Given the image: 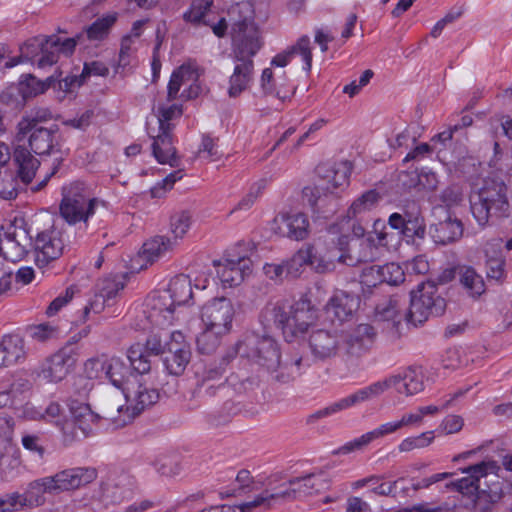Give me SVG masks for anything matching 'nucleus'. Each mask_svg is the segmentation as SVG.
<instances>
[{
  "label": "nucleus",
  "mask_w": 512,
  "mask_h": 512,
  "mask_svg": "<svg viewBox=\"0 0 512 512\" xmlns=\"http://www.w3.org/2000/svg\"><path fill=\"white\" fill-rule=\"evenodd\" d=\"M145 306L144 313L152 324L168 326L173 323L174 310L177 305L171 298V294L165 289L152 292L146 299Z\"/></svg>",
  "instance_id": "f3484780"
},
{
  "label": "nucleus",
  "mask_w": 512,
  "mask_h": 512,
  "mask_svg": "<svg viewBox=\"0 0 512 512\" xmlns=\"http://www.w3.org/2000/svg\"><path fill=\"white\" fill-rule=\"evenodd\" d=\"M59 213L68 225L81 224L88 229L95 218L108 213V206L104 200L93 196L84 183L73 182L62 189Z\"/></svg>",
  "instance_id": "7ed1b4c3"
},
{
  "label": "nucleus",
  "mask_w": 512,
  "mask_h": 512,
  "mask_svg": "<svg viewBox=\"0 0 512 512\" xmlns=\"http://www.w3.org/2000/svg\"><path fill=\"white\" fill-rule=\"evenodd\" d=\"M171 131L172 129H159V134L153 136L152 153L160 164L176 166L178 158Z\"/></svg>",
  "instance_id": "2f4dec72"
},
{
  "label": "nucleus",
  "mask_w": 512,
  "mask_h": 512,
  "mask_svg": "<svg viewBox=\"0 0 512 512\" xmlns=\"http://www.w3.org/2000/svg\"><path fill=\"white\" fill-rule=\"evenodd\" d=\"M262 46L259 31L253 22L243 20L232 27V51L238 62L253 61Z\"/></svg>",
  "instance_id": "9d476101"
},
{
  "label": "nucleus",
  "mask_w": 512,
  "mask_h": 512,
  "mask_svg": "<svg viewBox=\"0 0 512 512\" xmlns=\"http://www.w3.org/2000/svg\"><path fill=\"white\" fill-rule=\"evenodd\" d=\"M192 216L188 211H179L171 216L170 230L176 239H182L190 229Z\"/></svg>",
  "instance_id": "4d7b16f0"
},
{
  "label": "nucleus",
  "mask_w": 512,
  "mask_h": 512,
  "mask_svg": "<svg viewBox=\"0 0 512 512\" xmlns=\"http://www.w3.org/2000/svg\"><path fill=\"white\" fill-rule=\"evenodd\" d=\"M181 105L173 104L169 107L160 106L158 108L159 129H173L170 121L182 115Z\"/></svg>",
  "instance_id": "0e129e2a"
},
{
  "label": "nucleus",
  "mask_w": 512,
  "mask_h": 512,
  "mask_svg": "<svg viewBox=\"0 0 512 512\" xmlns=\"http://www.w3.org/2000/svg\"><path fill=\"white\" fill-rule=\"evenodd\" d=\"M458 279L467 294L473 298L481 296L486 290L483 277L471 266H458Z\"/></svg>",
  "instance_id": "e433bc0d"
},
{
  "label": "nucleus",
  "mask_w": 512,
  "mask_h": 512,
  "mask_svg": "<svg viewBox=\"0 0 512 512\" xmlns=\"http://www.w3.org/2000/svg\"><path fill=\"white\" fill-rule=\"evenodd\" d=\"M137 486L134 476L128 473H120L114 480V487L120 490L122 498H130Z\"/></svg>",
  "instance_id": "69168bd1"
},
{
  "label": "nucleus",
  "mask_w": 512,
  "mask_h": 512,
  "mask_svg": "<svg viewBox=\"0 0 512 512\" xmlns=\"http://www.w3.org/2000/svg\"><path fill=\"white\" fill-rule=\"evenodd\" d=\"M421 215L419 205L415 201H410L402 208V212H395L389 216L388 224L391 228H401L406 221Z\"/></svg>",
  "instance_id": "603ef678"
},
{
  "label": "nucleus",
  "mask_w": 512,
  "mask_h": 512,
  "mask_svg": "<svg viewBox=\"0 0 512 512\" xmlns=\"http://www.w3.org/2000/svg\"><path fill=\"white\" fill-rule=\"evenodd\" d=\"M308 344L313 357L321 361L335 357L339 350L337 334L325 329L314 330Z\"/></svg>",
  "instance_id": "bb28decb"
},
{
  "label": "nucleus",
  "mask_w": 512,
  "mask_h": 512,
  "mask_svg": "<svg viewBox=\"0 0 512 512\" xmlns=\"http://www.w3.org/2000/svg\"><path fill=\"white\" fill-rule=\"evenodd\" d=\"M380 199L376 190H369L357 198L349 208L348 214L355 217L357 214L370 210Z\"/></svg>",
  "instance_id": "bf43d9fd"
},
{
  "label": "nucleus",
  "mask_w": 512,
  "mask_h": 512,
  "mask_svg": "<svg viewBox=\"0 0 512 512\" xmlns=\"http://www.w3.org/2000/svg\"><path fill=\"white\" fill-rule=\"evenodd\" d=\"M289 51L294 57L295 55H299L302 57L304 62V70L306 72H310L312 67V51H311V41L307 35L301 36L295 44L290 46Z\"/></svg>",
  "instance_id": "6e6d98bb"
},
{
  "label": "nucleus",
  "mask_w": 512,
  "mask_h": 512,
  "mask_svg": "<svg viewBox=\"0 0 512 512\" xmlns=\"http://www.w3.org/2000/svg\"><path fill=\"white\" fill-rule=\"evenodd\" d=\"M50 476L36 479L30 482L24 492L26 507H38L45 503V493L56 494L55 486Z\"/></svg>",
  "instance_id": "72a5a7b5"
},
{
  "label": "nucleus",
  "mask_w": 512,
  "mask_h": 512,
  "mask_svg": "<svg viewBox=\"0 0 512 512\" xmlns=\"http://www.w3.org/2000/svg\"><path fill=\"white\" fill-rule=\"evenodd\" d=\"M47 37L48 41H50L49 43L55 47L59 54L62 53L68 56L74 52L77 42L81 38V35L66 39H61L57 35H50Z\"/></svg>",
  "instance_id": "338daca9"
},
{
  "label": "nucleus",
  "mask_w": 512,
  "mask_h": 512,
  "mask_svg": "<svg viewBox=\"0 0 512 512\" xmlns=\"http://www.w3.org/2000/svg\"><path fill=\"white\" fill-rule=\"evenodd\" d=\"M288 483L290 486H293V488L277 494L265 492L257 496L253 501L243 503L240 507L242 512L261 506H263L264 509H269L271 507V501L277 498L296 499L305 497L325 491L330 485V481L324 473H310L303 477H294L290 479Z\"/></svg>",
  "instance_id": "0eeeda50"
},
{
  "label": "nucleus",
  "mask_w": 512,
  "mask_h": 512,
  "mask_svg": "<svg viewBox=\"0 0 512 512\" xmlns=\"http://www.w3.org/2000/svg\"><path fill=\"white\" fill-rule=\"evenodd\" d=\"M75 364L71 348H63L53 354L42 367L41 374L49 382H60Z\"/></svg>",
  "instance_id": "393cba45"
},
{
  "label": "nucleus",
  "mask_w": 512,
  "mask_h": 512,
  "mask_svg": "<svg viewBox=\"0 0 512 512\" xmlns=\"http://www.w3.org/2000/svg\"><path fill=\"white\" fill-rule=\"evenodd\" d=\"M97 477V472L94 468H71L60 471L53 476L52 483L55 486L56 493L60 491H68L78 489L81 486L91 483Z\"/></svg>",
  "instance_id": "b1692460"
},
{
  "label": "nucleus",
  "mask_w": 512,
  "mask_h": 512,
  "mask_svg": "<svg viewBox=\"0 0 512 512\" xmlns=\"http://www.w3.org/2000/svg\"><path fill=\"white\" fill-rule=\"evenodd\" d=\"M194 79V70L188 65H182L176 69L168 83L167 99L173 101L177 98L178 92L182 85L189 83Z\"/></svg>",
  "instance_id": "49530a36"
},
{
  "label": "nucleus",
  "mask_w": 512,
  "mask_h": 512,
  "mask_svg": "<svg viewBox=\"0 0 512 512\" xmlns=\"http://www.w3.org/2000/svg\"><path fill=\"white\" fill-rule=\"evenodd\" d=\"M430 234L437 244L454 243L463 235V224L461 220L449 214L444 220L430 226Z\"/></svg>",
  "instance_id": "7c9ffc66"
},
{
  "label": "nucleus",
  "mask_w": 512,
  "mask_h": 512,
  "mask_svg": "<svg viewBox=\"0 0 512 512\" xmlns=\"http://www.w3.org/2000/svg\"><path fill=\"white\" fill-rule=\"evenodd\" d=\"M13 158L18 167V179L24 185L31 183L40 165L39 160L31 154L28 148L22 145H18L14 149Z\"/></svg>",
  "instance_id": "473e14b6"
},
{
  "label": "nucleus",
  "mask_w": 512,
  "mask_h": 512,
  "mask_svg": "<svg viewBox=\"0 0 512 512\" xmlns=\"http://www.w3.org/2000/svg\"><path fill=\"white\" fill-rule=\"evenodd\" d=\"M376 338L375 328L367 323L359 324L347 332L343 339L346 362L358 366L360 359L371 351Z\"/></svg>",
  "instance_id": "9b49d317"
},
{
  "label": "nucleus",
  "mask_w": 512,
  "mask_h": 512,
  "mask_svg": "<svg viewBox=\"0 0 512 512\" xmlns=\"http://www.w3.org/2000/svg\"><path fill=\"white\" fill-rule=\"evenodd\" d=\"M198 155L210 161H217L223 156V153L220 150L217 139L204 135L198 149Z\"/></svg>",
  "instance_id": "680f3d73"
},
{
  "label": "nucleus",
  "mask_w": 512,
  "mask_h": 512,
  "mask_svg": "<svg viewBox=\"0 0 512 512\" xmlns=\"http://www.w3.org/2000/svg\"><path fill=\"white\" fill-rule=\"evenodd\" d=\"M499 466L493 460L482 461L471 465L463 472L467 476L457 480L453 485L464 495L473 497L475 505L482 511H487L491 504L497 503L503 496L499 481L488 484L487 477L496 474Z\"/></svg>",
  "instance_id": "20e7f679"
},
{
  "label": "nucleus",
  "mask_w": 512,
  "mask_h": 512,
  "mask_svg": "<svg viewBox=\"0 0 512 512\" xmlns=\"http://www.w3.org/2000/svg\"><path fill=\"white\" fill-rule=\"evenodd\" d=\"M253 61L240 62L234 68L229 80L228 94L230 97H237L247 89L253 74Z\"/></svg>",
  "instance_id": "c9c22d12"
},
{
  "label": "nucleus",
  "mask_w": 512,
  "mask_h": 512,
  "mask_svg": "<svg viewBox=\"0 0 512 512\" xmlns=\"http://www.w3.org/2000/svg\"><path fill=\"white\" fill-rule=\"evenodd\" d=\"M124 391L104 390L98 398V409L100 418L111 421L115 428L125 425H118L117 422L124 417L125 409L122 404Z\"/></svg>",
  "instance_id": "c85d7f7f"
},
{
  "label": "nucleus",
  "mask_w": 512,
  "mask_h": 512,
  "mask_svg": "<svg viewBox=\"0 0 512 512\" xmlns=\"http://www.w3.org/2000/svg\"><path fill=\"white\" fill-rule=\"evenodd\" d=\"M376 273H380V281L389 285H398L405 280L403 269L399 264L393 262L379 266V269H376Z\"/></svg>",
  "instance_id": "5fc2aeb1"
},
{
  "label": "nucleus",
  "mask_w": 512,
  "mask_h": 512,
  "mask_svg": "<svg viewBox=\"0 0 512 512\" xmlns=\"http://www.w3.org/2000/svg\"><path fill=\"white\" fill-rule=\"evenodd\" d=\"M175 244L176 241H173L166 236H155L143 244L139 258L152 264L170 252Z\"/></svg>",
  "instance_id": "f704fd0d"
},
{
  "label": "nucleus",
  "mask_w": 512,
  "mask_h": 512,
  "mask_svg": "<svg viewBox=\"0 0 512 512\" xmlns=\"http://www.w3.org/2000/svg\"><path fill=\"white\" fill-rule=\"evenodd\" d=\"M124 286L123 277L111 276L101 279L97 283L95 291L111 301L124 289Z\"/></svg>",
  "instance_id": "3c124183"
},
{
  "label": "nucleus",
  "mask_w": 512,
  "mask_h": 512,
  "mask_svg": "<svg viewBox=\"0 0 512 512\" xmlns=\"http://www.w3.org/2000/svg\"><path fill=\"white\" fill-rule=\"evenodd\" d=\"M22 447L29 453L36 463H44L47 455V449L43 439L39 434L24 433L21 438Z\"/></svg>",
  "instance_id": "a18cd8bd"
},
{
  "label": "nucleus",
  "mask_w": 512,
  "mask_h": 512,
  "mask_svg": "<svg viewBox=\"0 0 512 512\" xmlns=\"http://www.w3.org/2000/svg\"><path fill=\"white\" fill-rule=\"evenodd\" d=\"M94 388V381L91 376L79 375L75 377L73 383L74 395L71 399H78V401H86L89 398L91 391Z\"/></svg>",
  "instance_id": "e2e57ef3"
},
{
  "label": "nucleus",
  "mask_w": 512,
  "mask_h": 512,
  "mask_svg": "<svg viewBox=\"0 0 512 512\" xmlns=\"http://www.w3.org/2000/svg\"><path fill=\"white\" fill-rule=\"evenodd\" d=\"M124 397L127 402L124 417L117 422L118 425H127L140 415L145 409L153 406L159 399V392L138 383L127 387L124 390Z\"/></svg>",
  "instance_id": "ddd939ff"
},
{
  "label": "nucleus",
  "mask_w": 512,
  "mask_h": 512,
  "mask_svg": "<svg viewBox=\"0 0 512 512\" xmlns=\"http://www.w3.org/2000/svg\"><path fill=\"white\" fill-rule=\"evenodd\" d=\"M115 21L116 16L114 15H107L105 17L98 18L86 28L88 39L92 41L103 40L108 35Z\"/></svg>",
  "instance_id": "8fccbe9b"
},
{
  "label": "nucleus",
  "mask_w": 512,
  "mask_h": 512,
  "mask_svg": "<svg viewBox=\"0 0 512 512\" xmlns=\"http://www.w3.org/2000/svg\"><path fill=\"white\" fill-rule=\"evenodd\" d=\"M352 166L349 161L336 163L329 168L318 167L317 171L322 176L321 181L314 186H306L302 191L303 200L306 201L314 212L321 213L324 217L336 211L338 189L348 185Z\"/></svg>",
  "instance_id": "f03ea898"
},
{
  "label": "nucleus",
  "mask_w": 512,
  "mask_h": 512,
  "mask_svg": "<svg viewBox=\"0 0 512 512\" xmlns=\"http://www.w3.org/2000/svg\"><path fill=\"white\" fill-rule=\"evenodd\" d=\"M34 246L32 237L25 228L15 226L12 232L5 234V239L1 241L0 250H4L12 261L21 260Z\"/></svg>",
  "instance_id": "c756f323"
},
{
  "label": "nucleus",
  "mask_w": 512,
  "mask_h": 512,
  "mask_svg": "<svg viewBox=\"0 0 512 512\" xmlns=\"http://www.w3.org/2000/svg\"><path fill=\"white\" fill-rule=\"evenodd\" d=\"M0 347L3 349L8 366L20 362L25 357L24 341L17 335L4 336Z\"/></svg>",
  "instance_id": "a19ab883"
},
{
  "label": "nucleus",
  "mask_w": 512,
  "mask_h": 512,
  "mask_svg": "<svg viewBox=\"0 0 512 512\" xmlns=\"http://www.w3.org/2000/svg\"><path fill=\"white\" fill-rule=\"evenodd\" d=\"M97 366L101 367L107 378L116 388L121 389L122 391L125 390L124 384L132 374V368L130 364H126L122 358L117 356H113L105 360L89 359L85 363V368L87 371L89 369H94Z\"/></svg>",
  "instance_id": "5701e85b"
},
{
  "label": "nucleus",
  "mask_w": 512,
  "mask_h": 512,
  "mask_svg": "<svg viewBox=\"0 0 512 512\" xmlns=\"http://www.w3.org/2000/svg\"><path fill=\"white\" fill-rule=\"evenodd\" d=\"M237 353L254 360L268 371H275L280 365V351L277 342L269 335L252 333L237 344Z\"/></svg>",
  "instance_id": "1a4fd4ad"
},
{
  "label": "nucleus",
  "mask_w": 512,
  "mask_h": 512,
  "mask_svg": "<svg viewBox=\"0 0 512 512\" xmlns=\"http://www.w3.org/2000/svg\"><path fill=\"white\" fill-rule=\"evenodd\" d=\"M471 212L479 225L484 226L493 216H508L510 204L507 186L501 180L486 179L483 185L470 195Z\"/></svg>",
  "instance_id": "39448f33"
},
{
  "label": "nucleus",
  "mask_w": 512,
  "mask_h": 512,
  "mask_svg": "<svg viewBox=\"0 0 512 512\" xmlns=\"http://www.w3.org/2000/svg\"><path fill=\"white\" fill-rule=\"evenodd\" d=\"M380 388L381 386H373L372 384H370L369 386L359 389L355 393L347 397H344L330 404L329 406L309 415L307 418V423L313 424L321 418L331 416L342 410L348 409L354 405L378 398Z\"/></svg>",
  "instance_id": "aec40b11"
},
{
  "label": "nucleus",
  "mask_w": 512,
  "mask_h": 512,
  "mask_svg": "<svg viewBox=\"0 0 512 512\" xmlns=\"http://www.w3.org/2000/svg\"><path fill=\"white\" fill-rule=\"evenodd\" d=\"M285 266L286 276L297 277L300 269L304 265H311L319 273H323L328 269V264L323 263L322 259L317 253L315 246L307 244L298 250L289 260L283 261Z\"/></svg>",
  "instance_id": "a878e982"
},
{
  "label": "nucleus",
  "mask_w": 512,
  "mask_h": 512,
  "mask_svg": "<svg viewBox=\"0 0 512 512\" xmlns=\"http://www.w3.org/2000/svg\"><path fill=\"white\" fill-rule=\"evenodd\" d=\"M228 332L217 330L213 327L204 326L203 331L196 339L197 349L202 354H212L217 350L221 343V339Z\"/></svg>",
  "instance_id": "c03bdc74"
},
{
  "label": "nucleus",
  "mask_w": 512,
  "mask_h": 512,
  "mask_svg": "<svg viewBox=\"0 0 512 512\" xmlns=\"http://www.w3.org/2000/svg\"><path fill=\"white\" fill-rule=\"evenodd\" d=\"M25 138H27L30 152L32 151L36 155L46 156L61 151V136L56 124L44 128H34L30 131L18 130V141Z\"/></svg>",
  "instance_id": "f8f14e48"
},
{
  "label": "nucleus",
  "mask_w": 512,
  "mask_h": 512,
  "mask_svg": "<svg viewBox=\"0 0 512 512\" xmlns=\"http://www.w3.org/2000/svg\"><path fill=\"white\" fill-rule=\"evenodd\" d=\"M34 419H43L49 422L56 424L57 426H61L64 442L69 444L77 439V435L73 432L69 433L68 429L70 428V424L63 423L64 418V409L58 402H50L48 406L45 408L43 413H38V416H34Z\"/></svg>",
  "instance_id": "4c0bfd02"
},
{
  "label": "nucleus",
  "mask_w": 512,
  "mask_h": 512,
  "mask_svg": "<svg viewBox=\"0 0 512 512\" xmlns=\"http://www.w3.org/2000/svg\"><path fill=\"white\" fill-rule=\"evenodd\" d=\"M52 118V113L47 108H37L25 117L17 125L19 131H30L34 128H44L41 124Z\"/></svg>",
  "instance_id": "09e8293b"
},
{
  "label": "nucleus",
  "mask_w": 512,
  "mask_h": 512,
  "mask_svg": "<svg viewBox=\"0 0 512 512\" xmlns=\"http://www.w3.org/2000/svg\"><path fill=\"white\" fill-rule=\"evenodd\" d=\"M423 379V374L419 369L409 367L402 375H393L384 380L374 382L372 385L381 386L379 396L392 387H394L398 393L412 396L423 391Z\"/></svg>",
  "instance_id": "6ab92c4d"
},
{
  "label": "nucleus",
  "mask_w": 512,
  "mask_h": 512,
  "mask_svg": "<svg viewBox=\"0 0 512 512\" xmlns=\"http://www.w3.org/2000/svg\"><path fill=\"white\" fill-rule=\"evenodd\" d=\"M165 290L171 294V298L177 306L187 304L193 297L191 279L184 274L171 279L168 288Z\"/></svg>",
  "instance_id": "58836bf2"
},
{
  "label": "nucleus",
  "mask_w": 512,
  "mask_h": 512,
  "mask_svg": "<svg viewBox=\"0 0 512 512\" xmlns=\"http://www.w3.org/2000/svg\"><path fill=\"white\" fill-rule=\"evenodd\" d=\"M33 244L37 251L36 261L46 265L63 254L66 245L64 231L61 227L52 225L49 229L37 233Z\"/></svg>",
  "instance_id": "4468645a"
},
{
  "label": "nucleus",
  "mask_w": 512,
  "mask_h": 512,
  "mask_svg": "<svg viewBox=\"0 0 512 512\" xmlns=\"http://www.w3.org/2000/svg\"><path fill=\"white\" fill-rule=\"evenodd\" d=\"M234 313V306L230 299L216 297L202 307L201 320L206 327L229 332Z\"/></svg>",
  "instance_id": "2eb2a0df"
},
{
  "label": "nucleus",
  "mask_w": 512,
  "mask_h": 512,
  "mask_svg": "<svg viewBox=\"0 0 512 512\" xmlns=\"http://www.w3.org/2000/svg\"><path fill=\"white\" fill-rule=\"evenodd\" d=\"M217 275L224 287L240 285L244 279L252 273V261L248 257L226 258L217 263Z\"/></svg>",
  "instance_id": "412c9836"
},
{
  "label": "nucleus",
  "mask_w": 512,
  "mask_h": 512,
  "mask_svg": "<svg viewBox=\"0 0 512 512\" xmlns=\"http://www.w3.org/2000/svg\"><path fill=\"white\" fill-rule=\"evenodd\" d=\"M261 317L266 325L274 324L281 329L285 339L292 341L303 335L317 320V311L308 300L290 303L287 300L269 302Z\"/></svg>",
  "instance_id": "f257e3e1"
},
{
  "label": "nucleus",
  "mask_w": 512,
  "mask_h": 512,
  "mask_svg": "<svg viewBox=\"0 0 512 512\" xmlns=\"http://www.w3.org/2000/svg\"><path fill=\"white\" fill-rule=\"evenodd\" d=\"M233 358L232 353L222 356L220 361H214L205 366L202 373L197 374L196 395L204 400L214 397L219 400H230L236 392L232 387L233 378L225 376L227 366Z\"/></svg>",
  "instance_id": "423d86ee"
},
{
  "label": "nucleus",
  "mask_w": 512,
  "mask_h": 512,
  "mask_svg": "<svg viewBox=\"0 0 512 512\" xmlns=\"http://www.w3.org/2000/svg\"><path fill=\"white\" fill-rule=\"evenodd\" d=\"M360 305L358 295L337 290L325 305L327 317L331 322L342 323L350 319Z\"/></svg>",
  "instance_id": "4be33fe9"
},
{
  "label": "nucleus",
  "mask_w": 512,
  "mask_h": 512,
  "mask_svg": "<svg viewBox=\"0 0 512 512\" xmlns=\"http://www.w3.org/2000/svg\"><path fill=\"white\" fill-rule=\"evenodd\" d=\"M434 431H426L415 437H408L398 445L400 452H410L415 449L428 447L434 440Z\"/></svg>",
  "instance_id": "13d9d810"
},
{
  "label": "nucleus",
  "mask_w": 512,
  "mask_h": 512,
  "mask_svg": "<svg viewBox=\"0 0 512 512\" xmlns=\"http://www.w3.org/2000/svg\"><path fill=\"white\" fill-rule=\"evenodd\" d=\"M261 88L266 94H273L281 100H285L289 98V94L284 93L276 88L275 80L273 77V72L270 68H266L263 70L261 75Z\"/></svg>",
  "instance_id": "774afa93"
},
{
  "label": "nucleus",
  "mask_w": 512,
  "mask_h": 512,
  "mask_svg": "<svg viewBox=\"0 0 512 512\" xmlns=\"http://www.w3.org/2000/svg\"><path fill=\"white\" fill-rule=\"evenodd\" d=\"M191 352L188 344L184 341V335L177 333L174 342L170 345V351L165 355L164 365L171 375H181L190 362Z\"/></svg>",
  "instance_id": "cd10ccee"
},
{
  "label": "nucleus",
  "mask_w": 512,
  "mask_h": 512,
  "mask_svg": "<svg viewBox=\"0 0 512 512\" xmlns=\"http://www.w3.org/2000/svg\"><path fill=\"white\" fill-rule=\"evenodd\" d=\"M399 311V301L396 297L384 299L375 307L376 316L383 321H395Z\"/></svg>",
  "instance_id": "052dcab7"
},
{
  "label": "nucleus",
  "mask_w": 512,
  "mask_h": 512,
  "mask_svg": "<svg viewBox=\"0 0 512 512\" xmlns=\"http://www.w3.org/2000/svg\"><path fill=\"white\" fill-rule=\"evenodd\" d=\"M446 309V301L438 293V286L432 281L422 282L410 292V305L406 319L418 325L430 316H441Z\"/></svg>",
  "instance_id": "6e6552de"
},
{
  "label": "nucleus",
  "mask_w": 512,
  "mask_h": 512,
  "mask_svg": "<svg viewBox=\"0 0 512 512\" xmlns=\"http://www.w3.org/2000/svg\"><path fill=\"white\" fill-rule=\"evenodd\" d=\"M310 223L302 212L279 213L273 221V230L281 237L302 241L309 236Z\"/></svg>",
  "instance_id": "a211bd4d"
},
{
  "label": "nucleus",
  "mask_w": 512,
  "mask_h": 512,
  "mask_svg": "<svg viewBox=\"0 0 512 512\" xmlns=\"http://www.w3.org/2000/svg\"><path fill=\"white\" fill-rule=\"evenodd\" d=\"M308 359L303 358L298 353H293L289 356V358L285 362V366L283 369L290 370L287 376L284 375L283 372L276 376L278 381L281 382H289L290 380L295 379L297 376L302 374V371L309 367Z\"/></svg>",
  "instance_id": "de8ad7c7"
},
{
  "label": "nucleus",
  "mask_w": 512,
  "mask_h": 512,
  "mask_svg": "<svg viewBox=\"0 0 512 512\" xmlns=\"http://www.w3.org/2000/svg\"><path fill=\"white\" fill-rule=\"evenodd\" d=\"M150 356L145 345L141 343L131 345L127 351L130 366L138 374H145L151 370Z\"/></svg>",
  "instance_id": "79ce46f5"
},
{
  "label": "nucleus",
  "mask_w": 512,
  "mask_h": 512,
  "mask_svg": "<svg viewBox=\"0 0 512 512\" xmlns=\"http://www.w3.org/2000/svg\"><path fill=\"white\" fill-rule=\"evenodd\" d=\"M212 5L213 0H192L189 9L183 14V20L194 27L209 26L217 37H223L227 30L226 20L221 18L215 23Z\"/></svg>",
  "instance_id": "dca6fc26"
},
{
  "label": "nucleus",
  "mask_w": 512,
  "mask_h": 512,
  "mask_svg": "<svg viewBox=\"0 0 512 512\" xmlns=\"http://www.w3.org/2000/svg\"><path fill=\"white\" fill-rule=\"evenodd\" d=\"M400 179L407 188L420 187L421 189L434 190L438 183L436 174L431 171L402 173Z\"/></svg>",
  "instance_id": "37998d69"
},
{
  "label": "nucleus",
  "mask_w": 512,
  "mask_h": 512,
  "mask_svg": "<svg viewBox=\"0 0 512 512\" xmlns=\"http://www.w3.org/2000/svg\"><path fill=\"white\" fill-rule=\"evenodd\" d=\"M399 234L406 239L414 240L415 238L423 239L426 235V225L424 217L416 216V218L406 221L401 228H394Z\"/></svg>",
  "instance_id": "864d4df0"
},
{
  "label": "nucleus",
  "mask_w": 512,
  "mask_h": 512,
  "mask_svg": "<svg viewBox=\"0 0 512 512\" xmlns=\"http://www.w3.org/2000/svg\"><path fill=\"white\" fill-rule=\"evenodd\" d=\"M180 331L166 332L159 331L157 333L150 334L145 342V347L148 350V354L152 356H161L167 354L170 351V345L174 342V336Z\"/></svg>",
  "instance_id": "ea45409f"
}]
</instances>
